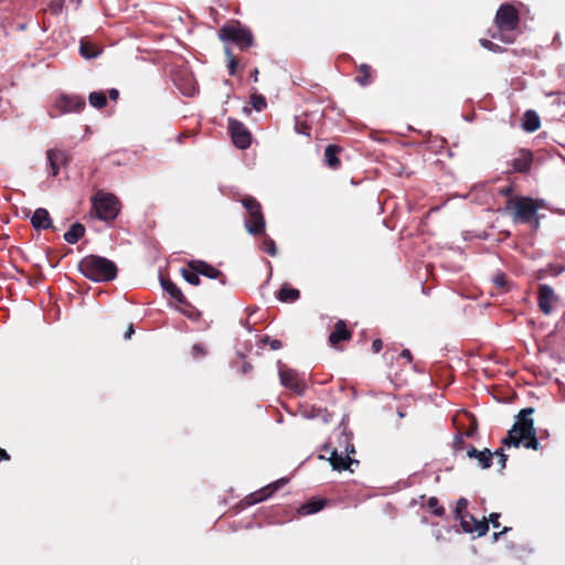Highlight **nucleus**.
<instances>
[{
	"instance_id": "11",
	"label": "nucleus",
	"mask_w": 565,
	"mask_h": 565,
	"mask_svg": "<svg viewBox=\"0 0 565 565\" xmlns=\"http://www.w3.org/2000/svg\"><path fill=\"white\" fill-rule=\"evenodd\" d=\"M459 521L462 530L467 533H477L479 536H481L484 535L489 530V525L486 520H477L469 513L461 516Z\"/></svg>"
},
{
	"instance_id": "49",
	"label": "nucleus",
	"mask_w": 565,
	"mask_h": 565,
	"mask_svg": "<svg viewBox=\"0 0 565 565\" xmlns=\"http://www.w3.org/2000/svg\"><path fill=\"white\" fill-rule=\"evenodd\" d=\"M195 92V88L193 86H191L189 89L184 90L183 94L188 95V96H192Z\"/></svg>"
},
{
	"instance_id": "10",
	"label": "nucleus",
	"mask_w": 565,
	"mask_h": 565,
	"mask_svg": "<svg viewBox=\"0 0 565 565\" xmlns=\"http://www.w3.org/2000/svg\"><path fill=\"white\" fill-rule=\"evenodd\" d=\"M539 307L545 315H551L557 296L553 288L547 285H541L539 288Z\"/></svg>"
},
{
	"instance_id": "34",
	"label": "nucleus",
	"mask_w": 565,
	"mask_h": 565,
	"mask_svg": "<svg viewBox=\"0 0 565 565\" xmlns=\"http://www.w3.org/2000/svg\"><path fill=\"white\" fill-rule=\"evenodd\" d=\"M428 508L433 511L434 514L437 516H441L445 513V509L439 504V501L437 498L431 497L427 501Z\"/></svg>"
},
{
	"instance_id": "29",
	"label": "nucleus",
	"mask_w": 565,
	"mask_h": 565,
	"mask_svg": "<svg viewBox=\"0 0 565 565\" xmlns=\"http://www.w3.org/2000/svg\"><path fill=\"white\" fill-rule=\"evenodd\" d=\"M277 489H278L277 484H273V486L262 489L258 492L253 493L249 497V503L253 504V503H257V502L265 500L266 498L271 495V493L275 492Z\"/></svg>"
},
{
	"instance_id": "32",
	"label": "nucleus",
	"mask_w": 565,
	"mask_h": 565,
	"mask_svg": "<svg viewBox=\"0 0 565 565\" xmlns=\"http://www.w3.org/2000/svg\"><path fill=\"white\" fill-rule=\"evenodd\" d=\"M295 129L299 135L310 138L312 127L307 122L306 119L299 117L296 118Z\"/></svg>"
},
{
	"instance_id": "44",
	"label": "nucleus",
	"mask_w": 565,
	"mask_h": 565,
	"mask_svg": "<svg viewBox=\"0 0 565 565\" xmlns=\"http://www.w3.org/2000/svg\"><path fill=\"white\" fill-rule=\"evenodd\" d=\"M270 348L273 350H278L281 348V342L279 340H271L270 341Z\"/></svg>"
},
{
	"instance_id": "50",
	"label": "nucleus",
	"mask_w": 565,
	"mask_h": 565,
	"mask_svg": "<svg viewBox=\"0 0 565 565\" xmlns=\"http://www.w3.org/2000/svg\"><path fill=\"white\" fill-rule=\"evenodd\" d=\"M193 350H194V352H198V353H200V354H203V353H204L203 349H202L200 345H194V347H193Z\"/></svg>"
},
{
	"instance_id": "8",
	"label": "nucleus",
	"mask_w": 565,
	"mask_h": 565,
	"mask_svg": "<svg viewBox=\"0 0 565 565\" xmlns=\"http://www.w3.org/2000/svg\"><path fill=\"white\" fill-rule=\"evenodd\" d=\"M242 203L248 211V218L245 223L247 231L252 234L260 233L265 226L260 204L254 198H245Z\"/></svg>"
},
{
	"instance_id": "27",
	"label": "nucleus",
	"mask_w": 565,
	"mask_h": 565,
	"mask_svg": "<svg viewBox=\"0 0 565 565\" xmlns=\"http://www.w3.org/2000/svg\"><path fill=\"white\" fill-rule=\"evenodd\" d=\"M88 102L93 107L97 109H103L107 105V95L105 92L102 90L92 92L88 95Z\"/></svg>"
},
{
	"instance_id": "21",
	"label": "nucleus",
	"mask_w": 565,
	"mask_h": 565,
	"mask_svg": "<svg viewBox=\"0 0 565 565\" xmlns=\"http://www.w3.org/2000/svg\"><path fill=\"white\" fill-rule=\"evenodd\" d=\"M532 163V153L530 151L522 150L519 157L514 160V169L519 172L527 171Z\"/></svg>"
},
{
	"instance_id": "42",
	"label": "nucleus",
	"mask_w": 565,
	"mask_h": 565,
	"mask_svg": "<svg viewBox=\"0 0 565 565\" xmlns=\"http://www.w3.org/2000/svg\"><path fill=\"white\" fill-rule=\"evenodd\" d=\"M110 100H117L119 98V92L116 88H110L107 94Z\"/></svg>"
},
{
	"instance_id": "26",
	"label": "nucleus",
	"mask_w": 565,
	"mask_h": 565,
	"mask_svg": "<svg viewBox=\"0 0 565 565\" xmlns=\"http://www.w3.org/2000/svg\"><path fill=\"white\" fill-rule=\"evenodd\" d=\"M79 53L85 58H94L99 55L100 50L97 45L90 42L82 41L79 45Z\"/></svg>"
},
{
	"instance_id": "6",
	"label": "nucleus",
	"mask_w": 565,
	"mask_h": 565,
	"mask_svg": "<svg viewBox=\"0 0 565 565\" xmlns=\"http://www.w3.org/2000/svg\"><path fill=\"white\" fill-rule=\"evenodd\" d=\"M93 210L96 216L103 221H113L117 217L120 203L118 199L110 193L97 192L92 199Z\"/></svg>"
},
{
	"instance_id": "52",
	"label": "nucleus",
	"mask_w": 565,
	"mask_h": 565,
	"mask_svg": "<svg viewBox=\"0 0 565 565\" xmlns=\"http://www.w3.org/2000/svg\"><path fill=\"white\" fill-rule=\"evenodd\" d=\"M241 149L247 148L249 143H237Z\"/></svg>"
},
{
	"instance_id": "1",
	"label": "nucleus",
	"mask_w": 565,
	"mask_h": 565,
	"mask_svg": "<svg viewBox=\"0 0 565 565\" xmlns=\"http://www.w3.org/2000/svg\"><path fill=\"white\" fill-rule=\"evenodd\" d=\"M532 413V408H525L520 412L518 420L503 439L504 446L518 448L522 445L525 448L537 450L539 441L535 436L533 419L529 417Z\"/></svg>"
},
{
	"instance_id": "12",
	"label": "nucleus",
	"mask_w": 565,
	"mask_h": 565,
	"mask_svg": "<svg viewBox=\"0 0 565 565\" xmlns=\"http://www.w3.org/2000/svg\"><path fill=\"white\" fill-rule=\"evenodd\" d=\"M227 130L232 141H252V134L242 121L228 118Z\"/></svg>"
},
{
	"instance_id": "47",
	"label": "nucleus",
	"mask_w": 565,
	"mask_h": 565,
	"mask_svg": "<svg viewBox=\"0 0 565 565\" xmlns=\"http://www.w3.org/2000/svg\"><path fill=\"white\" fill-rule=\"evenodd\" d=\"M401 355H402L403 358L407 359L408 361H411V360H412L411 351H409V350H407V349L403 350V351H402V353H401Z\"/></svg>"
},
{
	"instance_id": "15",
	"label": "nucleus",
	"mask_w": 565,
	"mask_h": 565,
	"mask_svg": "<svg viewBox=\"0 0 565 565\" xmlns=\"http://www.w3.org/2000/svg\"><path fill=\"white\" fill-rule=\"evenodd\" d=\"M351 339V332L347 329L344 321L339 320L334 330L329 335V342L331 345L335 347L341 341H348Z\"/></svg>"
},
{
	"instance_id": "16",
	"label": "nucleus",
	"mask_w": 565,
	"mask_h": 565,
	"mask_svg": "<svg viewBox=\"0 0 565 565\" xmlns=\"http://www.w3.org/2000/svg\"><path fill=\"white\" fill-rule=\"evenodd\" d=\"M329 461L333 469L335 470H345L349 469L353 460L350 458L348 454L338 452V450H333L329 458Z\"/></svg>"
},
{
	"instance_id": "28",
	"label": "nucleus",
	"mask_w": 565,
	"mask_h": 565,
	"mask_svg": "<svg viewBox=\"0 0 565 565\" xmlns=\"http://www.w3.org/2000/svg\"><path fill=\"white\" fill-rule=\"evenodd\" d=\"M182 277L191 285L198 286L200 284L199 273L194 269L192 263L189 264L186 268H182L181 270Z\"/></svg>"
},
{
	"instance_id": "14",
	"label": "nucleus",
	"mask_w": 565,
	"mask_h": 565,
	"mask_svg": "<svg viewBox=\"0 0 565 565\" xmlns=\"http://www.w3.org/2000/svg\"><path fill=\"white\" fill-rule=\"evenodd\" d=\"M31 223L36 230H46L52 226V220L47 210L39 207L34 211Z\"/></svg>"
},
{
	"instance_id": "48",
	"label": "nucleus",
	"mask_w": 565,
	"mask_h": 565,
	"mask_svg": "<svg viewBox=\"0 0 565 565\" xmlns=\"http://www.w3.org/2000/svg\"><path fill=\"white\" fill-rule=\"evenodd\" d=\"M0 459H9V455L2 448H0Z\"/></svg>"
},
{
	"instance_id": "25",
	"label": "nucleus",
	"mask_w": 565,
	"mask_h": 565,
	"mask_svg": "<svg viewBox=\"0 0 565 565\" xmlns=\"http://www.w3.org/2000/svg\"><path fill=\"white\" fill-rule=\"evenodd\" d=\"M194 266V269L198 270L199 275L206 276L209 278H217L220 271L213 266L204 263V262H191Z\"/></svg>"
},
{
	"instance_id": "22",
	"label": "nucleus",
	"mask_w": 565,
	"mask_h": 565,
	"mask_svg": "<svg viewBox=\"0 0 565 565\" xmlns=\"http://www.w3.org/2000/svg\"><path fill=\"white\" fill-rule=\"evenodd\" d=\"M355 81L361 86H367L372 83V67L369 64H361L358 68Z\"/></svg>"
},
{
	"instance_id": "43",
	"label": "nucleus",
	"mask_w": 565,
	"mask_h": 565,
	"mask_svg": "<svg viewBox=\"0 0 565 565\" xmlns=\"http://www.w3.org/2000/svg\"><path fill=\"white\" fill-rule=\"evenodd\" d=\"M383 348V342L380 339H376L372 343V349L375 353L380 352Z\"/></svg>"
},
{
	"instance_id": "31",
	"label": "nucleus",
	"mask_w": 565,
	"mask_h": 565,
	"mask_svg": "<svg viewBox=\"0 0 565 565\" xmlns=\"http://www.w3.org/2000/svg\"><path fill=\"white\" fill-rule=\"evenodd\" d=\"M224 51H225V55L227 57V68H228V74L234 76L236 75V71H237V65H238V60L235 57V55L233 54V51L231 47L228 46H225L224 47Z\"/></svg>"
},
{
	"instance_id": "39",
	"label": "nucleus",
	"mask_w": 565,
	"mask_h": 565,
	"mask_svg": "<svg viewBox=\"0 0 565 565\" xmlns=\"http://www.w3.org/2000/svg\"><path fill=\"white\" fill-rule=\"evenodd\" d=\"M493 456H497L499 458V463L501 468L505 467L507 456L503 454L502 449H498Z\"/></svg>"
},
{
	"instance_id": "33",
	"label": "nucleus",
	"mask_w": 565,
	"mask_h": 565,
	"mask_svg": "<svg viewBox=\"0 0 565 565\" xmlns=\"http://www.w3.org/2000/svg\"><path fill=\"white\" fill-rule=\"evenodd\" d=\"M249 104L253 106V108L257 111H262L266 108L267 102L266 98L257 93H253L249 98Z\"/></svg>"
},
{
	"instance_id": "30",
	"label": "nucleus",
	"mask_w": 565,
	"mask_h": 565,
	"mask_svg": "<svg viewBox=\"0 0 565 565\" xmlns=\"http://www.w3.org/2000/svg\"><path fill=\"white\" fill-rule=\"evenodd\" d=\"M324 507V501L322 500H313L305 503L299 512L303 515L312 514L319 512Z\"/></svg>"
},
{
	"instance_id": "35",
	"label": "nucleus",
	"mask_w": 565,
	"mask_h": 565,
	"mask_svg": "<svg viewBox=\"0 0 565 565\" xmlns=\"http://www.w3.org/2000/svg\"><path fill=\"white\" fill-rule=\"evenodd\" d=\"M468 501L466 499H459L456 505V518L459 520L465 514H468L467 512Z\"/></svg>"
},
{
	"instance_id": "18",
	"label": "nucleus",
	"mask_w": 565,
	"mask_h": 565,
	"mask_svg": "<svg viewBox=\"0 0 565 565\" xmlns=\"http://www.w3.org/2000/svg\"><path fill=\"white\" fill-rule=\"evenodd\" d=\"M341 148L335 143H330L324 151V162L328 167L337 169L340 167L339 153Z\"/></svg>"
},
{
	"instance_id": "51",
	"label": "nucleus",
	"mask_w": 565,
	"mask_h": 565,
	"mask_svg": "<svg viewBox=\"0 0 565 565\" xmlns=\"http://www.w3.org/2000/svg\"><path fill=\"white\" fill-rule=\"evenodd\" d=\"M511 191H512L511 188H507V189L501 190V193L504 195H509L511 193Z\"/></svg>"
},
{
	"instance_id": "5",
	"label": "nucleus",
	"mask_w": 565,
	"mask_h": 565,
	"mask_svg": "<svg viewBox=\"0 0 565 565\" xmlns=\"http://www.w3.org/2000/svg\"><path fill=\"white\" fill-rule=\"evenodd\" d=\"M218 38L222 42L237 45L246 51L254 45V35L248 28L243 26L238 21L224 24L218 30Z\"/></svg>"
},
{
	"instance_id": "7",
	"label": "nucleus",
	"mask_w": 565,
	"mask_h": 565,
	"mask_svg": "<svg viewBox=\"0 0 565 565\" xmlns=\"http://www.w3.org/2000/svg\"><path fill=\"white\" fill-rule=\"evenodd\" d=\"M86 107L85 98L79 95L60 96L51 110V117L61 116L67 113H81Z\"/></svg>"
},
{
	"instance_id": "19",
	"label": "nucleus",
	"mask_w": 565,
	"mask_h": 565,
	"mask_svg": "<svg viewBox=\"0 0 565 565\" xmlns=\"http://www.w3.org/2000/svg\"><path fill=\"white\" fill-rule=\"evenodd\" d=\"M467 454L470 458H476L481 468L486 469L491 466L493 454L489 449L479 451L476 448H471Z\"/></svg>"
},
{
	"instance_id": "40",
	"label": "nucleus",
	"mask_w": 565,
	"mask_h": 565,
	"mask_svg": "<svg viewBox=\"0 0 565 565\" xmlns=\"http://www.w3.org/2000/svg\"><path fill=\"white\" fill-rule=\"evenodd\" d=\"M493 282H494V284H495V286H498V287H503V286L505 285V282H507V280H505V276H504V275H502V274H498V275H495V276H494V278H493Z\"/></svg>"
},
{
	"instance_id": "37",
	"label": "nucleus",
	"mask_w": 565,
	"mask_h": 565,
	"mask_svg": "<svg viewBox=\"0 0 565 565\" xmlns=\"http://www.w3.org/2000/svg\"><path fill=\"white\" fill-rule=\"evenodd\" d=\"M65 0H51L49 3V10L53 14H60L63 10Z\"/></svg>"
},
{
	"instance_id": "36",
	"label": "nucleus",
	"mask_w": 565,
	"mask_h": 565,
	"mask_svg": "<svg viewBox=\"0 0 565 565\" xmlns=\"http://www.w3.org/2000/svg\"><path fill=\"white\" fill-rule=\"evenodd\" d=\"M480 44L482 47L489 50V51H492L494 53H500L502 52V47L497 44V43H493L492 41L490 40H487V39H481L480 40Z\"/></svg>"
},
{
	"instance_id": "4",
	"label": "nucleus",
	"mask_w": 565,
	"mask_h": 565,
	"mask_svg": "<svg viewBox=\"0 0 565 565\" xmlns=\"http://www.w3.org/2000/svg\"><path fill=\"white\" fill-rule=\"evenodd\" d=\"M79 271L94 281H110L117 276L114 262L96 255L84 257L78 264Z\"/></svg>"
},
{
	"instance_id": "9",
	"label": "nucleus",
	"mask_w": 565,
	"mask_h": 565,
	"mask_svg": "<svg viewBox=\"0 0 565 565\" xmlns=\"http://www.w3.org/2000/svg\"><path fill=\"white\" fill-rule=\"evenodd\" d=\"M279 379L280 383L285 387H288L289 390L296 392L297 394H301L306 390V383L300 377V375L294 370L280 369Z\"/></svg>"
},
{
	"instance_id": "2",
	"label": "nucleus",
	"mask_w": 565,
	"mask_h": 565,
	"mask_svg": "<svg viewBox=\"0 0 565 565\" xmlns=\"http://www.w3.org/2000/svg\"><path fill=\"white\" fill-rule=\"evenodd\" d=\"M545 207L543 200H535L527 196H518L508 201V209L512 211L514 222L529 224L532 230L540 227V216L537 212Z\"/></svg>"
},
{
	"instance_id": "3",
	"label": "nucleus",
	"mask_w": 565,
	"mask_h": 565,
	"mask_svg": "<svg viewBox=\"0 0 565 565\" xmlns=\"http://www.w3.org/2000/svg\"><path fill=\"white\" fill-rule=\"evenodd\" d=\"M495 32L491 33L493 39H498L504 43H513L515 35L513 32L520 24L519 11L511 3H503L499 7L495 18Z\"/></svg>"
},
{
	"instance_id": "17",
	"label": "nucleus",
	"mask_w": 565,
	"mask_h": 565,
	"mask_svg": "<svg viewBox=\"0 0 565 565\" xmlns=\"http://www.w3.org/2000/svg\"><path fill=\"white\" fill-rule=\"evenodd\" d=\"M541 126L540 116L535 110H526L522 117V128L527 132L536 131Z\"/></svg>"
},
{
	"instance_id": "46",
	"label": "nucleus",
	"mask_w": 565,
	"mask_h": 565,
	"mask_svg": "<svg viewBox=\"0 0 565 565\" xmlns=\"http://www.w3.org/2000/svg\"><path fill=\"white\" fill-rule=\"evenodd\" d=\"M258 74H259V71L257 67H255L252 73H250V77L253 78V81L256 83L258 82Z\"/></svg>"
},
{
	"instance_id": "13",
	"label": "nucleus",
	"mask_w": 565,
	"mask_h": 565,
	"mask_svg": "<svg viewBox=\"0 0 565 565\" xmlns=\"http://www.w3.org/2000/svg\"><path fill=\"white\" fill-rule=\"evenodd\" d=\"M67 159V154L58 148L47 151V160L51 166L52 175H57L60 168L66 164Z\"/></svg>"
},
{
	"instance_id": "45",
	"label": "nucleus",
	"mask_w": 565,
	"mask_h": 565,
	"mask_svg": "<svg viewBox=\"0 0 565 565\" xmlns=\"http://www.w3.org/2000/svg\"><path fill=\"white\" fill-rule=\"evenodd\" d=\"M134 332H135L134 326H132V323H130L128 326V330L125 334V339H130V337L134 334Z\"/></svg>"
},
{
	"instance_id": "24",
	"label": "nucleus",
	"mask_w": 565,
	"mask_h": 565,
	"mask_svg": "<svg viewBox=\"0 0 565 565\" xmlns=\"http://www.w3.org/2000/svg\"><path fill=\"white\" fill-rule=\"evenodd\" d=\"M162 287L175 301L179 303L185 302V297L175 284L170 280H162Z\"/></svg>"
},
{
	"instance_id": "41",
	"label": "nucleus",
	"mask_w": 565,
	"mask_h": 565,
	"mask_svg": "<svg viewBox=\"0 0 565 565\" xmlns=\"http://www.w3.org/2000/svg\"><path fill=\"white\" fill-rule=\"evenodd\" d=\"M499 514L498 513H492L490 514L489 516V522L492 524V526L494 529H499L500 527V523H499Z\"/></svg>"
},
{
	"instance_id": "38",
	"label": "nucleus",
	"mask_w": 565,
	"mask_h": 565,
	"mask_svg": "<svg viewBox=\"0 0 565 565\" xmlns=\"http://www.w3.org/2000/svg\"><path fill=\"white\" fill-rule=\"evenodd\" d=\"M264 246H265V250H266L268 254H270V255H273V256H275V255L277 254V250H276V246H275L274 241H271V239L266 241V242L264 243Z\"/></svg>"
},
{
	"instance_id": "23",
	"label": "nucleus",
	"mask_w": 565,
	"mask_h": 565,
	"mask_svg": "<svg viewBox=\"0 0 565 565\" xmlns=\"http://www.w3.org/2000/svg\"><path fill=\"white\" fill-rule=\"evenodd\" d=\"M299 295L300 292L298 289L285 285L278 292V299L282 302H294L299 298Z\"/></svg>"
},
{
	"instance_id": "20",
	"label": "nucleus",
	"mask_w": 565,
	"mask_h": 565,
	"mask_svg": "<svg viewBox=\"0 0 565 565\" xmlns=\"http://www.w3.org/2000/svg\"><path fill=\"white\" fill-rule=\"evenodd\" d=\"M85 234V227L81 223H75L64 234V239L70 244L77 243Z\"/></svg>"
}]
</instances>
